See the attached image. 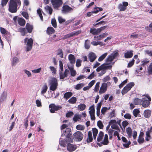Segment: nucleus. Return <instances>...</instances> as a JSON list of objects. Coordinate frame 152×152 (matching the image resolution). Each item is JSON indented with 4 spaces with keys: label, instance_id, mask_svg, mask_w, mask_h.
<instances>
[{
    "label": "nucleus",
    "instance_id": "22",
    "mask_svg": "<svg viewBox=\"0 0 152 152\" xmlns=\"http://www.w3.org/2000/svg\"><path fill=\"white\" fill-rule=\"evenodd\" d=\"M88 137L87 139L86 142L88 143H90L93 141V137L92 136V133L91 131H89L88 133Z\"/></svg>",
    "mask_w": 152,
    "mask_h": 152
},
{
    "label": "nucleus",
    "instance_id": "27",
    "mask_svg": "<svg viewBox=\"0 0 152 152\" xmlns=\"http://www.w3.org/2000/svg\"><path fill=\"white\" fill-rule=\"evenodd\" d=\"M108 137L107 134H106L104 135V137L103 141L102 142V143L105 145H108L109 143L108 141Z\"/></svg>",
    "mask_w": 152,
    "mask_h": 152
},
{
    "label": "nucleus",
    "instance_id": "36",
    "mask_svg": "<svg viewBox=\"0 0 152 152\" xmlns=\"http://www.w3.org/2000/svg\"><path fill=\"white\" fill-rule=\"evenodd\" d=\"M45 9L46 11H48L50 15H51L53 12V9L51 7L47 5L45 7Z\"/></svg>",
    "mask_w": 152,
    "mask_h": 152
},
{
    "label": "nucleus",
    "instance_id": "62",
    "mask_svg": "<svg viewBox=\"0 0 152 152\" xmlns=\"http://www.w3.org/2000/svg\"><path fill=\"white\" fill-rule=\"evenodd\" d=\"M107 26H103L101 27L100 28H98L99 33H100L102 31L104 30L105 29L107 28Z\"/></svg>",
    "mask_w": 152,
    "mask_h": 152
},
{
    "label": "nucleus",
    "instance_id": "4",
    "mask_svg": "<svg viewBox=\"0 0 152 152\" xmlns=\"http://www.w3.org/2000/svg\"><path fill=\"white\" fill-rule=\"evenodd\" d=\"M49 84L50 85V90L54 91L56 89L58 86V83L56 78H53L50 80Z\"/></svg>",
    "mask_w": 152,
    "mask_h": 152
},
{
    "label": "nucleus",
    "instance_id": "33",
    "mask_svg": "<svg viewBox=\"0 0 152 152\" xmlns=\"http://www.w3.org/2000/svg\"><path fill=\"white\" fill-rule=\"evenodd\" d=\"M68 142H68V140H66H66H61L60 141V144L61 146L64 147H65L66 146V144Z\"/></svg>",
    "mask_w": 152,
    "mask_h": 152
},
{
    "label": "nucleus",
    "instance_id": "58",
    "mask_svg": "<svg viewBox=\"0 0 152 152\" xmlns=\"http://www.w3.org/2000/svg\"><path fill=\"white\" fill-rule=\"evenodd\" d=\"M9 0H1V5L2 7H4L7 4Z\"/></svg>",
    "mask_w": 152,
    "mask_h": 152
},
{
    "label": "nucleus",
    "instance_id": "46",
    "mask_svg": "<svg viewBox=\"0 0 152 152\" xmlns=\"http://www.w3.org/2000/svg\"><path fill=\"white\" fill-rule=\"evenodd\" d=\"M0 32L2 34H7L9 33L7 30L3 28L0 27Z\"/></svg>",
    "mask_w": 152,
    "mask_h": 152
},
{
    "label": "nucleus",
    "instance_id": "51",
    "mask_svg": "<svg viewBox=\"0 0 152 152\" xmlns=\"http://www.w3.org/2000/svg\"><path fill=\"white\" fill-rule=\"evenodd\" d=\"M85 128L84 126L81 125H78L76 126V128L77 130H83Z\"/></svg>",
    "mask_w": 152,
    "mask_h": 152
},
{
    "label": "nucleus",
    "instance_id": "29",
    "mask_svg": "<svg viewBox=\"0 0 152 152\" xmlns=\"http://www.w3.org/2000/svg\"><path fill=\"white\" fill-rule=\"evenodd\" d=\"M7 97V93L6 91H4L1 95L0 100L1 101H3L6 100Z\"/></svg>",
    "mask_w": 152,
    "mask_h": 152
},
{
    "label": "nucleus",
    "instance_id": "18",
    "mask_svg": "<svg viewBox=\"0 0 152 152\" xmlns=\"http://www.w3.org/2000/svg\"><path fill=\"white\" fill-rule=\"evenodd\" d=\"M108 35L107 33H104L102 34L99 36H94V37L96 38L97 40H100L101 39L107 37Z\"/></svg>",
    "mask_w": 152,
    "mask_h": 152
},
{
    "label": "nucleus",
    "instance_id": "49",
    "mask_svg": "<svg viewBox=\"0 0 152 152\" xmlns=\"http://www.w3.org/2000/svg\"><path fill=\"white\" fill-rule=\"evenodd\" d=\"M149 62V61L148 59H145L142 61V63L141 64V66H144L146 65Z\"/></svg>",
    "mask_w": 152,
    "mask_h": 152
},
{
    "label": "nucleus",
    "instance_id": "50",
    "mask_svg": "<svg viewBox=\"0 0 152 152\" xmlns=\"http://www.w3.org/2000/svg\"><path fill=\"white\" fill-rule=\"evenodd\" d=\"M37 14L39 16L40 18L42 21L43 20V17L41 11L40 9H38L37 10Z\"/></svg>",
    "mask_w": 152,
    "mask_h": 152
},
{
    "label": "nucleus",
    "instance_id": "3",
    "mask_svg": "<svg viewBox=\"0 0 152 152\" xmlns=\"http://www.w3.org/2000/svg\"><path fill=\"white\" fill-rule=\"evenodd\" d=\"M24 43L26 44V51H29L31 50L32 49L33 44V39L32 38L28 39L26 37L24 39Z\"/></svg>",
    "mask_w": 152,
    "mask_h": 152
},
{
    "label": "nucleus",
    "instance_id": "63",
    "mask_svg": "<svg viewBox=\"0 0 152 152\" xmlns=\"http://www.w3.org/2000/svg\"><path fill=\"white\" fill-rule=\"evenodd\" d=\"M124 117L126 119H130L131 118V115L129 113H127L124 115Z\"/></svg>",
    "mask_w": 152,
    "mask_h": 152
},
{
    "label": "nucleus",
    "instance_id": "20",
    "mask_svg": "<svg viewBox=\"0 0 152 152\" xmlns=\"http://www.w3.org/2000/svg\"><path fill=\"white\" fill-rule=\"evenodd\" d=\"M133 55V51L132 50L130 51H127L124 53V57L126 58H132Z\"/></svg>",
    "mask_w": 152,
    "mask_h": 152
},
{
    "label": "nucleus",
    "instance_id": "23",
    "mask_svg": "<svg viewBox=\"0 0 152 152\" xmlns=\"http://www.w3.org/2000/svg\"><path fill=\"white\" fill-rule=\"evenodd\" d=\"M90 32L93 35H97L99 33L98 28H91Z\"/></svg>",
    "mask_w": 152,
    "mask_h": 152
},
{
    "label": "nucleus",
    "instance_id": "6",
    "mask_svg": "<svg viewBox=\"0 0 152 152\" xmlns=\"http://www.w3.org/2000/svg\"><path fill=\"white\" fill-rule=\"evenodd\" d=\"M134 85V83L133 82H130L128 83L124 88L122 90L121 93L122 95H124L127 93Z\"/></svg>",
    "mask_w": 152,
    "mask_h": 152
},
{
    "label": "nucleus",
    "instance_id": "30",
    "mask_svg": "<svg viewBox=\"0 0 152 152\" xmlns=\"http://www.w3.org/2000/svg\"><path fill=\"white\" fill-rule=\"evenodd\" d=\"M48 89V87L46 83H45L44 84L43 86L42 91H41V93L42 94H44L47 91Z\"/></svg>",
    "mask_w": 152,
    "mask_h": 152
},
{
    "label": "nucleus",
    "instance_id": "25",
    "mask_svg": "<svg viewBox=\"0 0 152 152\" xmlns=\"http://www.w3.org/2000/svg\"><path fill=\"white\" fill-rule=\"evenodd\" d=\"M151 112L150 110H146L144 111L143 115L145 118H148L151 116Z\"/></svg>",
    "mask_w": 152,
    "mask_h": 152
},
{
    "label": "nucleus",
    "instance_id": "42",
    "mask_svg": "<svg viewBox=\"0 0 152 152\" xmlns=\"http://www.w3.org/2000/svg\"><path fill=\"white\" fill-rule=\"evenodd\" d=\"M91 44L94 46H96L98 45H100L102 46L103 45L102 43L100 41L96 42L95 41H93L91 42Z\"/></svg>",
    "mask_w": 152,
    "mask_h": 152
},
{
    "label": "nucleus",
    "instance_id": "24",
    "mask_svg": "<svg viewBox=\"0 0 152 152\" xmlns=\"http://www.w3.org/2000/svg\"><path fill=\"white\" fill-rule=\"evenodd\" d=\"M18 22L19 25L21 26H24L26 23V21L25 20L20 18H18Z\"/></svg>",
    "mask_w": 152,
    "mask_h": 152
},
{
    "label": "nucleus",
    "instance_id": "35",
    "mask_svg": "<svg viewBox=\"0 0 152 152\" xmlns=\"http://www.w3.org/2000/svg\"><path fill=\"white\" fill-rule=\"evenodd\" d=\"M77 101L76 97H72L68 100V102L69 103L71 104H74L76 103Z\"/></svg>",
    "mask_w": 152,
    "mask_h": 152
},
{
    "label": "nucleus",
    "instance_id": "41",
    "mask_svg": "<svg viewBox=\"0 0 152 152\" xmlns=\"http://www.w3.org/2000/svg\"><path fill=\"white\" fill-rule=\"evenodd\" d=\"M81 115H79L77 114L75 115L74 117L73 118V120L75 122L77 121L79 119H80L81 118Z\"/></svg>",
    "mask_w": 152,
    "mask_h": 152
},
{
    "label": "nucleus",
    "instance_id": "48",
    "mask_svg": "<svg viewBox=\"0 0 152 152\" xmlns=\"http://www.w3.org/2000/svg\"><path fill=\"white\" fill-rule=\"evenodd\" d=\"M148 70L149 74H152V62L149 65L148 68Z\"/></svg>",
    "mask_w": 152,
    "mask_h": 152
},
{
    "label": "nucleus",
    "instance_id": "31",
    "mask_svg": "<svg viewBox=\"0 0 152 152\" xmlns=\"http://www.w3.org/2000/svg\"><path fill=\"white\" fill-rule=\"evenodd\" d=\"M142 99L139 98H135L134 100V104L136 105H141L142 103Z\"/></svg>",
    "mask_w": 152,
    "mask_h": 152
},
{
    "label": "nucleus",
    "instance_id": "37",
    "mask_svg": "<svg viewBox=\"0 0 152 152\" xmlns=\"http://www.w3.org/2000/svg\"><path fill=\"white\" fill-rule=\"evenodd\" d=\"M86 105L83 104H80L78 106V110L81 111L84 110L86 108Z\"/></svg>",
    "mask_w": 152,
    "mask_h": 152
},
{
    "label": "nucleus",
    "instance_id": "2",
    "mask_svg": "<svg viewBox=\"0 0 152 152\" xmlns=\"http://www.w3.org/2000/svg\"><path fill=\"white\" fill-rule=\"evenodd\" d=\"M63 135L66 137V140L68 142L70 143H72L73 140L72 137V134L71 133V129L70 128H67L63 131V133L62 134V136Z\"/></svg>",
    "mask_w": 152,
    "mask_h": 152
},
{
    "label": "nucleus",
    "instance_id": "59",
    "mask_svg": "<svg viewBox=\"0 0 152 152\" xmlns=\"http://www.w3.org/2000/svg\"><path fill=\"white\" fill-rule=\"evenodd\" d=\"M134 59H132L131 61L128 63L127 67H131L134 64Z\"/></svg>",
    "mask_w": 152,
    "mask_h": 152
},
{
    "label": "nucleus",
    "instance_id": "61",
    "mask_svg": "<svg viewBox=\"0 0 152 152\" xmlns=\"http://www.w3.org/2000/svg\"><path fill=\"white\" fill-rule=\"evenodd\" d=\"M22 15L26 19L28 18V13L25 12H23L22 13Z\"/></svg>",
    "mask_w": 152,
    "mask_h": 152
},
{
    "label": "nucleus",
    "instance_id": "52",
    "mask_svg": "<svg viewBox=\"0 0 152 152\" xmlns=\"http://www.w3.org/2000/svg\"><path fill=\"white\" fill-rule=\"evenodd\" d=\"M137 141L139 144H141L144 142L145 140L144 138L142 137L139 136L138 138L137 139Z\"/></svg>",
    "mask_w": 152,
    "mask_h": 152
},
{
    "label": "nucleus",
    "instance_id": "10",
    "mask_svg": "<svg viewBox=\"0 0 152 152\" xmlns=\"http://www.w3.org/2000/svg\"><path fill=\"white\" fill-rule=\"evenodd\" d=\"M49 107L50 108V112L52 113H53L55 112V111H57L62 108L61 107L56 106L54 104H50L49 105Z\"/></svg>",
    "mask_w": 152,
    "mask_h": 152
},
{
    "label": "nucleus",
    "instance_id": "13",
    "mask_svg": "<svg viewBox=\"0 0 152 152\" xmlns=\"http://www.w3.org/2000/svg\"><path fill=\"white\" fill-rule=\"evenodd\" d=\"M73 10V9L68 5H64L62 7V13H66L69 12Z\"/></svg>",
    "mask_w": 152,
    "mask_h": 152
},
{
    "label": "nucleus",
    "instance_id": "56",
    "mask_svg": "<svg viewBox=\"0 0 152 152\" xmlns=\"http://www.w3.org/2000/svg\"><path fill=\"white\" fill-rule=\"evenodd\" d=\"M99 82H98L96 83L94 89V91L95 92H97L99 90Z\"/></svg>",
    "mask_w": 152,
    "mask_h": 152
},
{
    "label": "nucleus",
    "instance_id": "57",
    "mask_svg": "<svg viewBox=\"0 0 152 152\" xmlns=\"http://www.w3.org/2000/svg\"><path fill=\"white\" fill-rule=\"evenodd\" d=\"M114 58L111 55H109L108 56L106 60V62H111L114 60Z\"/></svg>",
    "mask_w": 152,
    "mask_h": 152
},
{
    "label": "nucleus",
    "instance_id": "9",
    "mask_svg": "<svg viewBox=\"0 0 152 152\" xmlns=\"http://www.w3.org/2000/svg\"><path fill=\"white\" fill-rule=\"evenodd\" d=\"M81 33V31H75L64 35L63 39L69 38L72 37L77 35Z\"/></svg>",
    "mask_w": 152,
    "mask_h": 152
},
{
    "label": "nucleus",
    "instance_id": "28",
    "mask_svg": "<svg viewBox=\"0 0 152 152\" xmlns=\"http://www.w3.org/2000/svg\"><path fill=\"white\" fill-rule=\"evenodd\" d=\"M47 33L48 34H50L54 33L55 30L52 27H48L47 29Z\"/></svg>",
    "mask_w": 152,
    "mask_h": 152
},
{
    "label": "nucleus",
    "instance_id": "45",
    "mask_svg": "<svg viewBox=\"0 0 152 152\" xmlns=\"http://www.w3.org/2000/svg\"><path fill=\"white\" fill-rule=\"evenodd\" d=\"M89 42V40L88 39H87L85 41L84 46L85 48L86 49H88L90 47V45L89 44V43L88 42Z\"/></svg>",
    "mask_w": 152,
    "mask_h": 152
},
{
    "label": "nucleus",
    "instance_id": "14",
    "mask_svg": "<svg viewBox=\"0 0 152 152\" xmlns=\"http://www.w3.org/2000/svg\"><path fill=\"white\" fill-rule=\"evenodd\" d=\"M94 10H96L92 11L91 12H89L87 13V16L88 17L91 16L93 13H97L99 11H102L103 9L101 7H96L94 8Z\"/></svg>",
    "mask_w": 152,
    "mask_h": 152
},
{
    "label": "nucleus",
    "instance_id": "5",
    "mask_svg": "<svg viewBox=\"0 0 152 152\" xmlns=\"http://www.w3.org/2000/svg\"><path fill=\"white\" fill-rule=\"evenodd\" d=\"M83 137V135L82 133L79 131L75 132L73 134L74 140L78 142L81 141Z\"/></svg>",
    "mask_w": 152,
    "mask_h": 152
},
{
    "label": "nucleus",
    "instance_id": "12",
    "mask_svg": "<svg viewBox=\"0 0 152 152\" xmlns=\"http://www.w3.org/2000/svg\"><path fill=\"white\" fill-rule=\"evenodd\" d=\"M69 73V70L66 69H65L64 73L63 71H59V74L60 76V79H64L65 77H67Z\"/></svg>",
    "mask_w": 152,
    "mask_h": 152
},
{
    "label": "nucleus",
    "instance_id": "39",
    "mask_svg": "<svg viewBox=\"0 0 152 152\" xmlns=\"http://www.w3.org/2000/svg\"><path fill=\"white\" fill-rule=\"evenodd\" d=\"M107 55V53H105L104 54H103L100 57H99L98 59V61H102L106 56Z\"/></svg>",
    "mask_w": 152,
    "mask_h": 152
},
{
    "label": "nucleus",
    "instance_id": "17",
    "mask_svg": "<svg viewBox=\"0 0 152 152\" xmlns=\"http://www.w3.org/2000/svg\"><path fill=\"white\" fill-rule=\"evenodd\" d=\"M96 55L93 52L89 53L88 55V58L91 62H93L96 59Z\"/></svg>",
    "mask_w": 152,
    "mask_h": 152
},
{
    "label": "nucleus",
    "instance_id": "47",
    "mask_svg": "<svg viewBox=\"0 0 152 152\" xmlns=\"http://www.w3.org/2000/svg\"><path fill=\"white\" fill-rule=\"evenodd\" d=\"M84 86V84L82 83H79L77 84L75 86V88L77 90H80Z\"/></svg>",
    "mask_w": 152,
    "mask_h": 152
},
{
    "label": "nucleus",
    "instance_id": "54",
    "mask_svg": "<svg viewBox=\"0 0 152 152\" xmlns=\"http://www.w3.org/2000/svg\"><path fill=\"white\" fill-rule=\"evenodd\" d=\"M140 112V111L137 109H135L133 111V115L135 117L137 116L138 114Z\"/></svg>",
    "mask_w": 152,
    "mask_h": 152
},
{
    "label": "nucleus",
    "instance_id": "15",
    "mask_svg": "<svg viewBox=\"0 0 152 152\" xmlns=\"http://www.w3.org/2000/svg\"><path fill=\"white\" fill-rule=\"evenodd\" d=\"M107 90V84L104 83L102 84L99 91V93L101 94L104 93Z\"/></svg>",
    "mask_w": 152,
    "mask_h": 152
},
{
    "label": "nucleus",
    "instance_id": "8",
    "mask_svg": "<svg viewBox=\"0 0 152 152\" xmlns=\"http://www.w3.org/2000/svg\"><path fill=\"white\" fill-rule=\"evenodd\" d=\"M148 99H147L145 98H143L142 99V103L141 105L145 108L148 107L150 105V102L151 101V98L150 97H148Z\"/></svg>",
    "mask_w": 152,
    "mask_h": 152
},
{
    "label": "nucleus",
    "instance_id": "38",
    "mask_svg": "<svg viewBox=\"0 0 152 152\" xmlns=\"http://www.w3.org/2000/svg\"><path fill=\"white\" fill-rule=\"evenodd\" d=\"M118 8L120 11H124L126 9V7H124L121 4H119Z\"/></svg>",
    "mask_w": 152,
    "mask_h": 152
},
{
    "label": "nucleus",
    "instance_id": "21",
    "mask_svg": "<svg viewBox=\"0 0 152 152\" xmlns=\"http://www.w3.org/2000/svg\"><path fill=\"white\" fill-rule=\"evenodd\" d=\"M68 59L70 63L72 64H74L75 62V58L73 55L69 54L68 56Z\"/></svg>",
    "mask_w": 152,
    "mask_h": 152
},
{
    "label": "nucleus",
    "instance_id": "53",
    "mask_svg": "<svg viewBox=\"0 0 152 152\" xmlns=\"http://www.w3.org/2000/svg\"><path fill=\"white\" fill-rule=\"evenodd\" d=\"M51 24L53 26L54 28H56L57 27V23L56 19H52L51 20Z\"/></svg>",
    "mask_w": 152,
    "mask_h": 152
},
{
    "label": "nucleus",
    "instance_id": "32",
    "mask_svg": "<svg viewBox=\"0 0 152 152\" xmlns=\"http://www.w3.org/2000/svg\"><path fill=\"white\" fill-rule=\"evenodd\" d=\"M104 133L102 131H100L99 136L97 138V141L98 142H99L102 140L103 137L104 136Z\"/></svg>",
    "mask_w": 152,
    "mask_h": 152
},
{
    "label": "nucleus",
    "instance_id": "60",
    "mask_svg": "<svg viewBox=\"0 0 152 152\" xmlns=\"http://www.w3.org/2000/svg\"><path fill=\"white\" fill-rule=\"evenodd\" d=\"M118 55V51H115L111 55V56L114 59Z\"/></svg>",
    "mask_w": 152,
    "mask_h": 152
},
{
    "label": "nucleus",
    "instance_id": "19",
    "mask_svg": "<svg viewBox=\"0 0 152 152\" xmlns=\"http://www.w3.org/2000/svg\"><path fill=\"white\" fill-rule=\"evenodd\" d=\"M26 29L27 30V32L29 33H31L33 29V26L28 23H27L26 25Z\"/></svg>",
    "mask_w": 152,
    "mask_h": 152
},
{
    "label": "nucleus",
    "instance_id": "43",
    "mask_svg": "<svg viewBox=\"0 0 152 152\" xmlns=\"http://www.w3.org/2000/svg\"><path fill=\"white\" fill-rule=\"evenodd\" d=\"M97 126L100 129H102L104 128V125L102 121H101L99 120L97 122Z\"/></svg>",
    "mask_w": 152,
    "mask_h": 152
},
{
    "label": "nucleus",
    "instance_id": "34",
    "mask_svg": "<svg viewBox=\"0 0 152 152\" xmlns=\"http://www.w3.org/2000/svg\"><path fill=\"white\" fill-rule=\"evenodd\" d=\"M126 131L129 137L130 138L132 137V131L131 128L129 127L126 128Z\"/></svg>",
    "mask_w": 152,
    "mask_h": 152
},
{
    "label": "nucleus",
    "instance_id": "40",
    "mask_svg": "<svg viewBox=\"0 0 152 152\" xmlns=\"http://www.w3.org/2000/svg\"><path fill=\"white\" fill-rule=\"evenodd\" d=\"M20 31L21 33V35L22 36H25L27 33L26 29L24 28H20Z\"/></svg>",
    "mask_w": 152,
    "mask_h": 152
},
{
    "label": "nucleus",
    "instance_id": "1",
    "mask_svg": "<svg viewBox=\"0 0 152 152\" xmlns=\"http://www.w3.org/2000/svg\"><path fill=\"white\" fill-rule=\"evenodd\" d=\"M20 0H10L9 3L8 10L11 13H15L17 11L18 5L20 6Z\"/></svg>",
    "mask_w": 152,
    "mask_h": 152
},
{
    "label": "nucleus",
    "instance_id": "64",
    "mask_svg": "<svg viewBox=\"0 0 152 152\" xmlns=\"http://www.w3.org/2000/svg\"><path fill=\"white\" fill-rule=\"evenodd\" d=\"M146 31L148 32V29L152 30V22L149 24V26H147L145 28Z\"/></svg>",
    "mask_w": 152,
    "mask_h": 152
},
{
    "label": "nucleus",
    "instance_id": "55",
    "mask_svg": "<svg viewBox=\"0 0 152 152\" xmlns=\"http://www.w3.org/2000/svg\"><path fill=\"white\" fill-rule=\"evenodd\" d=\"M18 61V58L16 57H15L13 58L12 59V65L13 66Z\"/></svg>",
    "mask_w": 152,
    "mask_h": 152
},
{
    "label": "nucleus",
    "instance_id": "7",
    "mask_svg": "<svg viewBox=\"0 0 152 152\" xmlns=\"http://www.w3.org/2000/svg\"><path fill=\"white\" fill-rule=\"evenodd\" d=\"M51 2L53 8L57 10L58 9V8L62 5L63 3L61 0H51Z\"/></svg>",
    "mask_w": 152,
    "mask_h": 152
},
{
    "label": "nucleus",
    "instance_id": "44",
    "mask_svg": "<svg viewBox=\"0 0 152 152\" xmlns=\"http://www.w3.org/2000/svg\"><path fill=\"white\" fill-rule=\"evenodd\" d=\"M57 55H60V57L61 58H63L64 57L63 53L62 50L61 49H59L58 50V53Z\"/></svg>",
    "mask_w": 152,
    "mask_h": 152
},
{
    "label": "nucleus",
    "instance_id": "11",
    "mask_svg": "<svg viewBox=\"0 0 152 152\" xmlns=\"http://www.w3.org/2000/svg\"><path fill=\"white\" fill-rule=\"evenodd\" d=\"M152 133V126L148 129V130L145 132V140L146 141H149L152 139L150 134Z\"/></svg>",
    "mask_w": 152,
    "mask_h": 152
},
{
    "label": "nucleus",
    "instance_id": "26",
    "mask_svg": "<svg viewBox=\"0 0 152 152\" xmlns=\"http://www.w3.org/2000/svg\"><path fill=\"white\" fill-rule=\"evenodd\" d=\"M73 95V93L71 92H68L65 93L64 95V98L67 100Z\"/></svg>",
    "mask_w": 152,
    "mask_h": 152
},
{
    "label": "nucleus",
    "instance_id": "16",
    "mask_svg": "<svg viewBox=\"0 0 152 152\" xmlns=\"http://www.w3.org/2000/svg\"><path fill=\"white\" fill-rule=\"evenodd\" d=\"M67 150L70 152H72L75 150L77 148L76 145L68 143L67 146Z\"/></svg>",
    "mask_w": 152,
    "mask_h": 152
}]
</instances>
